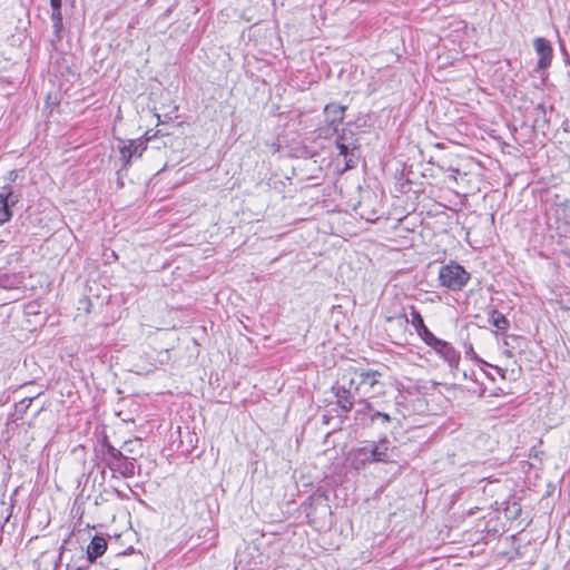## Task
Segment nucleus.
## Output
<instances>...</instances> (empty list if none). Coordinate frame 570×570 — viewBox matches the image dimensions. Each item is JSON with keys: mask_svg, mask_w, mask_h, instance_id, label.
Segmentation results:
<instances>
[{"mask_svg": "<svg viewBox=\"0 0 570 570\" xmlns=\"http://www.w3.org/2000/svg\"><path fill=\"white\" fill-rule=\"evenodd\" d=\"M20 195L13 191V187L7 184L0 190V224L9 222L12 217L11 207L19 202Z\"/></svg>", "mask_w": 570, "mask_h": 570, "instance_id": "obj_8", "label": "nucleus"}, {"mask_svg": "<svg viewBox=\"0 0 570 570\" xmlns=\"http://www.w3.org/2000/svg\"><path fill=\"white\" fill-rule=\"evenodd\" d=\"M35 397H24L17 404V410L23 414L30 407Z\"/></svg>", "mask_w": 570, "mask_h": 570, "instance_id": "obj_21", "label": "nucleus"}, {"mask_svg": "<svg viewBox=\"0 0 570 570\" xmlns=\"http://www.w3.org/2000/svg\"><path fill=\"white\" fill-rule=\"evenodd\" d=\"M489 323L501 332H505L510 327V321L495 308L489 312Z\"/></svg>", "mask_w": 570, "mask_h": 570, "instance_id": "obj_14", "label": "nucleus"}, {"mask_svg": "<svg viewBox=\"0 0 570 570\" xmlns=\"http://www.w3.org/2000/svg\"><path fill=\"white\" fill-rule=\"evenodd\" d=\"M392 462L390 441L386 436L379 441H364L351 452V463L355 470H363L372 463Z\"/></svg>", "mask_w": 570, "mask_h": 570, "instance_id": "obj_2", "label": "nucleus"}, {"mask_svg": "<svg viewBox=\"0 0 570 570\" xmlns=\"http://www.w3.org/2000/svg\"><path fill=\"white\" fill-rule=\"evenodd\" d=\"M347 107L337 102H330L324 107V121L325 126L321 128V137L335 142H341L343 136V121Z\"/></svg>", "mask_w": 570, "mask_h": 570, "instance_id": "obj_4", "label": "nucleus"}, {"mask_svg": "<svg viewBox=\"0 0 570 570\" xmlns=\"http://www.w3.org/2000/svg\"><path fill=\"white\" fill-rule=\"evenodd\" d=\"M148 145H122L120 147V159L122 161V168L130 164L134 157H141Z\"/></svg>", "mask_w": 570, "mask_h": 570, "instance_id": "obj_13", "label": "nucleus"}, {"mask_svg": "<svg viewBox=\"0 0 570 570\" xmlns=\"http://www.w3.org/2000/svg\"><path fill=\"white\" fill-rule=\"evenodd\" d=\"M276 146H277V148L275 149V151H278V153H283L284 151L283 150V145H276ZM289 146L291 145H284V147H286V148L289 147Z\"/></svg>", "mask_w": 570, "mask_h": 570, "instance_id": "obj_27", "label": "nucleus"}, {"mask_svg": "<svg viewBox=\"0 0 570 570\" xmlns=\"http://www.w3.org/2000/svg\"><path fill=\"white\" fill-rule=\"evenodd\" d=\"M97 466L110 470L114 478L131 479L136 473L137 460L134 455L125 454L120 449L114 446L107 434H104L95 446Z\"/></svg>", "mask_w": 570, "mask_h": 570, "instance_id": "obj_1", "label": "nucleus"}, {"mask_svg": "<svg viewBox=\"0 0 570 570\" xmlns=\"http://www.w3.org/2000/svg\"><path fill=\"white\" fill-rule=\"evenodd\" d=\"M2 244H3V240H0V247L2 246Z\"/></svg>", "mask_w": 570, "mask_h": 570, "instance_id": "obj_32", "label": "nucleus"}, {"mask_svg": "<svg viewBox=\"0 0 570 570\" xmlns=\"http://www.w3.org/2000/svg\"><path fill=\"white\" fill-rule=\"evenodd\" d=\"M298 149L301 150L302 154L306 153V145H298Z\"/></svg>", "mask_w": 570, "mask_h": 570, "instance_id": "obj_28", "label": "nucleus"}, {"mask_svg": "<svg viewBox=\"0 0 570 570\" xmlns=\"http://www.w3.org/2000/svg\"><path fill=\"white\" fill-rule=\"evenodd\" d=\"M358 393L361 395V405L370 402V399L377 397L384 393V384L380 381L382 374L374 370L354 368Z\"/></svg>", "mask_w": 570, "mask_h": 570, "instance_id": "obj_5", "label": "nucleus"}, {"mask_svg": "<svg viewBox=\"0 0 570 570\" xmlns=\"http://www.w3.org/2000/svg\"><path fill=\"white\" fill-rule=\"evenodd\" d=\"M375 215H376V213H375V212H373V214H372L371 216H367V217H365V218H366V220L372 222V220H374V219H375V217H374Z\"/></svg>", "mask_w": 570, "mask_h": 570, "instance_id": "obj_29", "label": "nucleus"}, {"mask_svg": "<svg viewBox=\"0 0 570 570\" xmlns=\"http://www.w3.org/2000/svg\"><path fill=\"white\" fill-rule=\"evenodd\" d=\"M471 279V274L459 263L450 262L440 267L439 282L442 287L452 292L461 291Z\"/></svg>", "mask_w": 570, "mask_h": 570, "instance_id": "obj_6", "label": "nucleus"}, {"mask_svg": "<svg viewBox=\"0 0 570 570\" xmlns=\"http://www.w3.org/2000/svg\"><path fill=\"white\" fill-rule=\"evenodd\" d=\"M18 178V171L17 170H11L9 171V176H8V179L13 183L16 181V179Z\"/></svg>", "mask_w": 570, "mask_h": 570, "instance_id": "obj_24", "label": "nucleus"}, {"mask_svg": "<svg viewBox=\"0 0 570 570\" xmlns=\"http://www.w3.org/2000/svg\"><path fill=\"white\" fill-rule=\"evenodd\" d=\"M416 333L429 347H432L440 340L429 330L426 325H423L416 330Z\"/></svg>", "mask_w": 570, "mask_h": 570, "instance_id": "obj_17", "label": "nucleus"}, {"mask_svg": "<svg viewBox=\"0 0 570 570\" xmlns=\"http://www.w3.org/2000/svg\"><path fill=\"white\" fill-rule=\"evenodd\" d=\"M244 563L243 558L240 557L236 562L235 570H257L256 567H252L250 563Z\"/></svg>", "mask_w": 570, "mask_h": 570, "instance_id": "obj_23", "label": "nucleus"}, {"mask_svg": "<svg viewBox=\"0 0 570 570\" xmlns=\"http://www.w3.org/2000/svg\"><path fill=\"white\" fill-rule=\"evenodd\" d=\"M503 512H504L505 518L509 520L518 519L522 512L520 502H518L514 499L507 501Z\"/></svg>", "mask_w": 570, "mask_h": 570, "instance_id": "obj_16", "label": "nucleus"}, {"mask_svg": "<svg viewBox=\"0 0 570 570\" xmlns=\"http://www.w3.org/2000/svg\"><path fill=\"white\" fill-rule=\"evenodd\" d=\"M484 481H487L488 484H493V483L499 484V480H497V479L484 478V479L480 480V482H484Z\"/></svg>", "mask_w": 570, "mask_h": 570, "instance_id": "obj_26", "label": "nucleus"}, {"mask_svg": "<svg viewBox=\"0 0 570 570\" xmlns=\"http://www.w3.org/2000/svg\"><path fill=\"white\" fill-rule=\"evenodd\" d=\"M444 146L445 145H441V144L435 145V147L441 148V149L444 148Z\"/></svg>", "mask_w": 570, "mask_h": 570, "instance_id": "obj_30", "label": "nucleus"}, {"mask_svg": "<svg viewBox=\"0 0 570 570\" xmlns=\"http://www.w3.org/2000/svg\"><path fill=\"white\" fill-rule=\"evenodd\" d=\"M91 563H94V561H89L87 556L81 554L77 561L72 564H68V567L73 570H88Z\"/></svg>", "mask_w": 570, "mask_h": 570, "instance_id": "obj_20", "label": "nucleus"}, {"mask_svg": "<svg viewBox=\"0 0 570 570\" xmlns=\"http://www.w3.org/2000/svg\"><path fill=\"white\" fill-rule=\"evenodd\" d=\"M410 315H411L410 320L406 317L405 313L401 314L399 316V318L403 320L405 323L410 322L413 325V327L415 328V331L419 330L420 327H422L423 325H425L421 313L413 305L410 306Z\"/></svg>", "mask_w": 570, "mask_h": 570, "instance_id": "obj_15", "label": "nucleus"}, {"mask_svg": "<svg viewBox=\"0 0 570 570\" xmlns=\"http://www.w3.org/2000/svg\"><path fill=\"white\" fill-rule=\"evenodd\" d=\"M464 354L466 358L478 360V355L474 352L473 345L471 343L464 344Z\"/></svg>", "mask_w": 570, "mask_h": 570, "instance_id": "obj_22", "label": "nucleus"}, {"mask_svg": "<svg viewBox=\"0 0 570 570\" xmlns=\"http://www.w3.org/2000/svg\"><path fill=\"white\" fill-rule=\"evenodd\" d=\"M336 147L340 150V155L344 158V169L347 170L355 168L360 157L358 145H336Z\"/></svg>", "mask_w": 570, "mask_h": 570, "instance_id": "obj_12", "label": "nucleus"}, {"mask_svg": "<svg viewBox=\"0 0 570 570\" xmlns=\"http://www.w3.org/2000/svg\"><path fill=\"white\" fill-rule=\"evenodd\" d=\"M50 4L52 8L51 18L55 22V27L60 28L62 24V12H61L62 0H50Z\"/></svg>", "mask_w": 570, "mask_h": 570, "instance_id": "obj_18", "label": "nucleus"}, {"mask_svg": "<svg viewBox=\"0 0 570 570\" xmlns=\"http://www.w3.org/2000/svg\"><path fill=\"white\" fill-rule=\"evenodd\" d=\"M355 421L363 428L381 426L387 428L391 423L392 417L389 413L381 412L374 409L371 402H365L354 413Z\"/></svg>", "mask_w": 570, "mask_h": 570, "instance_id": "obj_7", "label": "nucleus"}, {"mask_svg": "<svg viewBox=\"0 0 570 570\" xmlns=\"http://www.w3.org/2000/svg\"><path fill=\"white\" fill-rule=\"evenodd\" d=\"M431 348L448 364L451 370L459 368L461 354L450 342L440 338Z\"/></svg>", "mask_w": 570, "mask_h": 570, "instance_id": "obj_9", "label": "nucleus"}, {"mask_svg": "<svg viewBox=\"0 0 570 570\" xmlns=\"http://www.w3.org/2000/svg\"><path fill=\"white\" fill-rule=\"evenodd\" d=\"M395 317L391 316V317H387V321L391 322L392 320H394Z\"/></svg>", "mask_w": 570, "mask_h": 570, "instance_id": "obj_31", "label": "nucleus"}, {"mask_svg": "<svg viewBox=\"0 0 570 570\" xmlns=\"http://www.w3.org/2000/svg\"><path fill=\"white\" fill-rule=\"evenodd\" d=\"M332 391L336 397V405L344 414L352 411L355 402L361 404V395L358 393V384L356 383L354 368L345 371L332 386Z\"/></svg>", "mask_w": 570, "mask_h": 570, "instance_id": "obj_3", "label": "nucleus"}, {"mask_svg": "<svg viewBox=\"0 0 570 570\" xmlns=\"http://www.w3.org/2000/svg\"><path fill=\"white\" fill-rule=\"evenodd\" d=\"M8 282H9V277L8 276L0 277V287L7 288L8 287Z\"/></svg>", "mask_w": 570, "mask_h": 570, "instance_id": "obj_25", "label": "nucleus"}, {"mask_svg": "<svg viewBox=\"0 0 570 570\" xmlns=\"http://www.w3.org/2000/svg\"><path fill=\"white\" fill-rule=\"evenodd\" d=\"M136 446H139L141 449V443L139 440H128L122 443V445L119 448L125 454L132 455L136 453Z\"/></svg>", "mask_w": 570, "mask_h": 570, "instance_id": "obj_19", "label": "nucleus"}, {"mask_svg": "<svg viewBox=\"0 0 570 570\" xmlns=\"http://www.w3.org/2000/svg\"><path fill=\"white\" fill-rule=\"evenodd\" d=\"M533 47L537 55L539 56L538 68L547 69L550 67L553 58V49L551 42L546 38L538 37L533 40Z\"/></svg>", "mask_w": 570, "mask_h": 570, "instance_id": "obj_10", "label": "nucleus"}, {"mask_svg": "<svg viewBox=\"0 0 570 570\" xmlns=\"http://www.w3.org/2000/svg\"><path fill=\"white\" fill-rule=\"evenodd\" d=\"M107 550V540L100 535L96 534L91 539L90 543L87 547L86 556L89 561H96L99 557H101Z\"/></svg>", "mask_w": 570, "mask_h": 570, "instance_id": "obj_11", "label": "nucleus"}]
</instances>
